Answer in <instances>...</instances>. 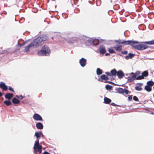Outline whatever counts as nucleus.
<instances>
[{"label":"nucleus","instance_id":"f704fd0d","mask_svg":"<svg viewBox=\"0 0 154 154\" xmlns=\"http://www.w3.org/2000/svg\"><path fill=\"white\" fill-rule=\"evenodd\" d=\"M132 95H129L128 97V101H131L132 98Z\"/></svg>","mask_w":154,"mask_h":154},{"label":"nucleus","instance_id":"09e8293b","mask_svg":"<svg viewBox=\"0 0 154 154\" xmlns=\"http://www.w3.org/2000/svg\"><path fill=\"white\" fill-rule=\"evenodd\" d=\"M98 44H99V43H98H98H97L96 44V45H98Z\"/></svg>","mask_w":154,"mask_h":154},{"label":"nucleus","instance_id":"49530a36","mask_svg":"<svg viewBox=\"0 0 154 154\" xmlns=\"http://www.w3.org/2000/svg\"><path fill=\"white\" fill-rule=\"evenodd\" d=\"M102 79H100V78H99V79H98V81H100V82H102Z\"/></svg>","mask_w":154,"mask_h":154},{"label":"nucleus","instance_id":"6ab92c4d","mask_svg":"<svg viewBox=\"0 0 154 154\" xmlns=\"http://www.w3.org/2000/svg\"><path fill=\"white\" fill-rule=\"evenodd\" d=\"M32 47H33V46L32 45V43H31V44L25 47V49L26 51V52L29 51V49Z\"/></svg>","mask_w":154,"mask_h":154},{"label":"nucleus","instance_id":"de8ad7c7","mask_svg":"<svg viewBox=\"0 0 154 154\" xmlns=\"http://www.w3.org/2000/svg\"><path fill=\"white\" fill-rule=\"evenodd\" d=\"M16 97H17L19 98V96L18 95H17Z\"/></svg>","mask_w":154,"mask_h":154},{"label":"nucleus","instance_id":"4be33fe9","mask_svg":"<svg viewBox=\"0 0 154 154\" xmlns=\"http://www.w3.org/2000/svg\"><path fill=\"white\" fill-rule=\"evenodd\" d=\"M12 101L14 104H18L20 102V100L15 97L13 98Z\"/></svg>","mask_w":154,"mask_h":154},{"label":"nucleus","instance_id":"6e6552de","mask_svg":"<svg viewBox=\"0 0 154 154\" xmlns=\"http://www.w3.org/2000/svg\"><path fill=\"white\" fill-rule=\"evenodd\" d=\"M131 74L132 75V76H128V81L130 82H131L136 79V75L133 72L131 73Z\"/></svg>","mask_w":154,"mask_h":154},{"label":"nucleus","instance_id":"58836bf2","mask_svg":"<svg viewBox=\"0 0 154 154\" xmlns=\"http://www.w3.org/2000/svg\"><path fill=\"white\" fill-rule=\"evenodd\" d=\"M106 73L107 74V75L111 76V73H110L109 72H106Z\"/></svg>","mask_w":154,"mask_h":154},{"label":"nucleus","instance_id":"c85d7f7f","mask_svg":"<svg viewBox=\"0 0 154 154\" xmlns=\"http://www.w3.org/2000/svg\"><path fill=\"white\" fill-rule=\"evenodd\" d=\"M135 88L137 91H141L142 90V88L141 87L139 86H136L135 87Z\"/></svg>","mask_w":154,"mask_h":154},{"label":"nucleus","instance_id":"a19ab883","mask_svg":"<svg viewBox=\"0 0 154 154\" xmlns=\"http://www.w3.org/2000/svg\"><path fill=\"white\" fill-rule=\"evenodd\" d=\"M137 85H139V86H140V87L141 86H142L143 84L142 83H138L137 84Z\"/></svg>","mask_w":154,"mask_h":154},{"label":"nucleus","instance_id":"5701e85b","mask_svg":"<svg viewBox=\"0 0 154 154\" xmlns=\"http://www.w3.org/2000/svg\"><path fill=\"white\" fill-rule=\"evenodd\" d=\"M42 133L40 132H36L35 134V136L38 139V138H39L41 136Z\"/></svg>","mask_w":154,"mask_h":154},{"label":"nucleus","instance_id":"f3484780","mask_svg":"<svg viewBox=\"0 0 154 154\" xmlns=\"http://www.w3.org/2000/svg\"><path fill=\"white\" fill-rule=\"evenodd\" d=\"M104 100V103L106 104H109L111 102V100L107 97H105Z\"/></svg>","mask_w":154,"mask_h":154},{"label":"nucleus","instance_id":"bb28decb","mask_svg":"<svg viewBox=\"0 0 154 154\" xmlns=\"http://www.w3.org/2000/svg\"><path fill=\"white\" fill-rule=\"evenodd\" d=\"M103 70L99 68L97 69V73L98 75H100L102 74Z\"/></svg>","mask_w":154,"mask_h":154},{"label":"nucleus","instance_id":"cd10ccee","mask_svg":"<svg viewBox=\"0 0 154 154\" xmlns=\"http://www.w3.org/2000/svg\"><path fill=\"white\" fill-rule=\"evenodd\" d=\"M4 102L7 106H9L11 104V102L9 100H5Z\"/></svg>","mask_w":154,"mask_h":154},{"label":"nucleus","instance_id":"39448f33","mask_svg":"<svg viewBox=\"0 0 154 154\" xmlns=\"http://www.w3.org/2000/svg\"><path fill=\"white\" fill-rule=\"evenodd\" d=\"M148 75V72L147 71H143L142 74L141 75L138 76L136 78L137 80H141L144 79V77H147Z\"/></svg>","mask_w":154,"mask_h":154},{"label":"nucleus","instance_id":"e433bc0d","mask_svg":"<svg viewBox=\"0 0 154 154\" xmlns=\"http://www.w3.org/2000/svg\"><path fill=\"white\" fill-rule=\"evenodd\" d=\"M121 52L122 54H127L128 53V51H121Z\"/></svg>","mask_w":154,"mask_h":154},{"label":"nucleus","instance_id":"dca6fc26","mask_svg":"<svg viewBox=\"0 0 154 154\" xmlns=\"http://www.w3.org/2000/svg\"><path fill=\"white\" fill-rule=\"evenodd\" d=\"M13 95L11 93H7L5 96V97L6 98L10 100L13 97Z\"/></svg>","mask_w":154,"mask_h":154},{"label":"nucleus","instance_id":"412c9836","mask_svg":"<svg viewBox=\"0 0 154 154\" xmlns=\"http://www.w3.org/2000/svg\"><path fill=\"white\" fill-rule=\"evenodd\" d=\"M117 72L115 69L112 70L111 71V76H116L117 74Z\"/></svg>","mask_w":154,"mask_h":154},{"label":"nucleus","instance_id":"a18cd8bd","mask_svg":"<svg viewBox=\"0 0 154 154\" xmlns=\"http://www.w3.org/2000/svg\"><path fill=\"white\" fill-rule=\"evenodd\" d=\"M2 94L1 92H0V97L2 96Z\"/></svg>","mask_w":154,"mask_h":154},{"label":"nucleus","instance_id":"423d86ee","mask_svg":"<svg viewBox=\"0 0 154 154\" xmlns=\"http://www.w3.org/2000/svg\"><path fill=\"white\" fill-rule=\"evenodd\" d=\"M128 42H127V45H131L132 47L136 49L135 47H136L138 45L135 44H138L139 43L138 42L136 41L130 40L128 41Z\"/></svg>","mask_w":154,"mask_h":154},{"label":"nucleus","instance_id":"20e7f679","mask_svg":"<svg viewBox=\"0 0 154 154\" xmlns=\"http://www.w3.org/2000/svg\"><path fill=\"white\" fill-rule=\"evenodd\" d=\"M63 41H66L68 43H72L76 40V37H67L66 38H64Z\"/></svg>","mask_w":154,"mask_h":154},{"label":"nucleus","instance_id":"9d476101","mask_svg":"<svg viewBox=\"0 0 154 154\" xmlns=\"http://www.w3.org/2000/svg\"><path fill=\"white\" fill-rule=\"evenodd\" d=\"M116 42L119 44H124V45H127L128 41L125 40H117L116 41Z\"/></svg>","mask_w":154,"mask_h":154},{"label":"nucleus","instance_id":"f8f14e48","mask_svg":"<svg viewBox=\"0 0 154 154\" xmlns=\"http://www.w3.org/2000/svg\"><path fill=\"white\" fill-rule=\"evenodd\" d=\"M100 52L101 54H103L106 53V49L105 47L103 45L100 46L99 48Z\"/></svg>","mask_w":154,"mask_h":154},{"label":"nucleus","instance_id":"4c0bfd02","mask_svg":"<svg viewBox=\"0 0 154 154\" xmlns=\"http://www.w3.org/2000/svg\"><path fill=\"white\" fill-rule=\"evenodd\" d=\"M9 89L10 91H13V92H14V91L13 90V89L12 87H9Z\"/></svg>","mask_w":154,"mask_h":154},{"label":"nucleus","instance_id":"7c9ffc66","mask_svg":"<svg viewBox=\"0 0 154 154\" xmlns=\"http://www.w3.org/2000/svg\"><path fill=\"white\" fill-rule=\"evenodd\" d=\"M42 146H40L39 147L37 148V152H38L39 153H40L42 151Z\"/></svg>","mask_w":154,"mask_h":154},{"label":"nucleus","instance_id":"ea45409f","mask_svg":"<svg viewBox=\"0 0 154 154\" xmlns=\"http://www.w3.org/2000/svg\"><path fill=\"white\" fill-rule=\"evenodd\" d=\"M111 105L112 106H117V105L115 103H111Z\"/></svg>","mask_w":154,"mask_h":154},{"label":"nucleus","instance_id":"b1692460","mask_svg":"<svg viewBox=\"0 0 154 154\" xmlns=\"http://www.w3.org/2000/svg\"><path fill=\"white\" fill-rule=\"evenodd\" d=\"M101 79L104 80L106 81H107L108 80V78L107 76L105 75H103L101 76Z\"/></svg>","mask_w":154,"mask_h":154},{"label":"nucleus","instance_id":"f03ea898","mask_svg":"<svg viewBox=\"0 0 154 154\" xmlns=\"http://www.w3.org/2000/svg\"><path fill=\"white\" fill-rule=\"evenodd\" d=\"M145 44L148 45H154V40L150 41L145 42H143L141 44L137 45L136 47V49L138 50H143L147 48L148 46Z\"/></svg>","mask_w":154,"mask_h":154},{"label":"nucleus","instance_id":"8fccbe9b","mask_svg":"<svg viewBox=\"0 0 154 154\" xmlns=\"http://www.w3.org/2000/svg\"><path fill=\"white\" fill-rule=\"evenodd\" d=\"M23 45H22V46ZM20 46H21V45H20Z\"/></svg>","mask_w":154,"mask_h":154},{"label":"nucleus","instance_id":"2eb2a0df","mask_svg":"<svg viewBox=\"0 0 154 154\" xmlns=\"http://www.w3.org/2000/svg\"><path fill=\"white\" fill-rule=\"evenodd\" d=\"M122 45H116V46L114 47V48L115 49L116 51H120L122 50Z\"/></svg>","mask_w":154,"mask_h":154},{"label":"nucleus","instance_id":"aec40b11","mask_svg":"<svg viewBox=\"0 0 154 154\" xmlns=\"http://www.w3.org/2000/svg\"><path fill=\"white\" fill-rule=\"evenodd\" d=\"M134 57V55L132 53H129L128 55L125 57V58L126 60H129L130 59H132Z\"/></svg>","mask_w":154,"mask_h":154},{"label":"nucleus","instance_id":"ddd939ff","mask_svg":"<svg viewBox=\"0 0 154 154\" xmlns=\"http://www.w3.org/2000/svg\"><path fill=\"white\" fill-rule=\"evenodd\" d=\"M117 75L118 78L121 79L124 76V74L123 72L121 70H119L117 72Z\"/></svg>","mask_w":154,"mask_h":154},{"label":"nucleus","instance_id":"c03bdc74","mask_svg":"<svg viewBox=\"0 0 154 154\" xmlns=\"http://www.w3.org/2000/svg\"><path fill=\"white\" fill-rule=\"evenodd\" d=\"M110 55V54L108 53H106L105 54V55L106 56H109Z\"/></svg>","mask_w":154,"mask_h":154},{"label":"nucleus","instance_id":"1a4fd4ad","mask_svg":"<svg viewBox=\"0 0 154 154\" xmlns=\"http://www.w3.org/2000/svg\"><path fill=\"white\" fill-rule=\"evenodd\" d=\"M33 118L36 121H42V117L38 114L35 113L33 116Z\"/></svg>","mask_w":154,"mask_h":154},{"label":"nucleus","instance_id":"7ed1b4c3","mask_svg":"<svg viewBox=\"0 0 154 154\" xmlns=\"http://www.w3.org/2000/svg\"><path fill=\"white\" fill-rule=\"evenodd\" d=\"M50 50L49 47L45 45L42 48V50L38 52V54L39 55H48L50 53Z\"/></svg>","mask_w":154,"mask_h":154},{"label":"nucleus","instance_id":"2f4dec72","mask_svg":"<svg viewBox=\"0 0 154 154\" xmlns=\"http://www.w3.org/2000/svg\"><path fill=\"white\" fill-rule=\"evenodd\" d=\"M108 51L109 53H115V52L111 48H109L108 49Z\"/></svg>","mask_w":154,"mask_h":154},{"label":"nucleus","instance_id":"f257e3e1","mask_svg":"<svg viewBox=\"0 0 154 154\" xmlns=\"http://www.w3.org/2000/svg\"><path fill=\"white\" fill-rule=\"evenodd\" d=\"M47 39L46 36H42L38 37L35 39L31 43H32L33 46V48L35 47H37L40 46L44 43V41H45Z\"/></svg>","mask_w":154,"mask_h":154},{"label":"nucleus","instance_id":"0eeeda50","mask_svg":"<svg viewBox=\"0 0 154 154\" xmlns=\"http://www.w3.org/2000/svg\"><path fill=\"white\" fill-rule=\"evenodd\" d=\"M40 146H41L39 145V140L38 139H37L35 141L34 145L33 147L34 152L35 153H37V148L39 147Z\"/></svg>","mask_w":154,"mask_h":154},{"label":"nucleus","instance_id":"c756f323","mask_svg":"<svg viewBox=\"0 0 154 154\" xmlns=\"http://www.w3.org/2000/svg\"><path fill=\"white\" fill-rule=\"evenodd\" d=\"M117 91L118 92L120 93H122L124 92V89L122 88H119Z\"/></svg>","mask_w":154,"mask_h":154},{"label":"nucleus","instance_id":"393cba45","mask_svg":"<svg viewBox=\"0 0 154 154\" xmlns=\"http://www.w3.org/2000/svg\"><path fill=\"white\" fill-rule=\"evenodd\" d=\"M147 85L150 87H152L154 84L153 82L152 81H149L147 82Z\"/></svg>","mask_w":154,"mask_h":154},{"label":"nucleus","instance_id":"473e14b6","mask_svg":"<svg viewBox=\"0 0 154 154\" xmlns=\"http://www.w3.org/2000/svg\"><path fill=\"white\" fill-rule=\"evenodd\" d=\"M112 87L111 86L108 85H106V88L107 90H110L111 89Z\"/></svg>","mask_w":154,"mask_h":154},{"label":"nucleus","instance_id":"4468645a","mask_svg":"<svg viewBox=\"0 0 154 154\" xmlns=\"http://www.w3.org/2000/svg\"><path fill=\"white\" fill-rule=\"evenodd\" d=\"M0 87L4 91L6 90L8 88L7 86L3 82L0 83Z\"/></svg>","mask_w":154,"mask_h":154},{"label":"nucleus","instance_id":"79ce46f5","mask_svg":"<svg viewBox=\"0 0 154 154\" xmlns=\"http://www.w3.org/2000/svg\"><path fill=\"white\" fill-rule=\"evenodd\" d=\"M23 98V97L21 95L19 96V98L20 99H22Z\"/></svg>","mask_w":154,"mask_h":154},{"label":"nucleus","instance_id":"a211bd4d","mask_svg":"<svg viewBox=\"0 0 154 154\" xmlns=\"http://www.w3.org/2000/svg\"><path fill=\"white\" fill-rule=\"evenodd\" d=\"M36 127L38 129H41L43 128V125L40 122L37 123L36 124Z\"/></svg>","mask_w":154,"mask_h":154},{"label":"nucleus","instance_id":"72a5a7b5","mask_svg":"<svg viewBox=\"0 0 154 154\" xmlns=\"http://www.w3.org/2000/svg\"><path fill=\"white\" fill-rule=\"evenodd\" d=\"M123 91V93H125L126 94H128L129 92V91L125 88L124 89Z\"/></svg>","mask_w":154,"mask_h":154},{"label":"nucleus","instance_id":"9b49d317","mask_svg":"<svg viewBox=\"0 0 154 154\" xmlns=\"http://www.w3.org/2000/svg\"><path fill=\"white\" fill-rule=\"evenodd\" d=\"M86 60L83 58H81L79 61V63L82 67H84L86 65Z\"/></svg>","mask_w":154,"mask_h":154},{"label":"nucleus","instance_id":"a878e982","mask_svg":"<svg viewBox=\"0 0 154 154\" xmlns=\"http://www.w3.org/2000/svg\"><path fill=\"white\" fill-rule=\"evenodd\" d=\"M150 87H151L147 85L145 86V89L147 91L150 92L152 90V89Z\"/></svg>","mask_w":154,"mask_h":154},{"label":"nucleus","instance_id":"c9c22d12","mask_svg":"<svg viewBox=\"0 0 154 154\" xmlns=\"http://www.w3.org/2000/svg\"><path fill=\"white\" fill-rule=\"evenodd\" d=\"M133 99L134 100L136 101H139L138 98L136 96H134L133 97Z\"/></svg>","mask_w":154,"mask_h":154},{"label":"nucleus","instance_id":"3c124183","mask_svg":"<svg viewBox=\"0 0 154 154\" xmlns=\"http://www.w3.org/2000/svg\"><path fill=\"white\" fill-rule=\"evenodd\" d=\"M153 97H154V94H153Z\"/></svg>","mask_w":154,"mask_h":154},{"label":"nucleus","instance_id":"37998d69","mask_svg":"<svg viewBox=\"0 0 154 154\" xmlns=\"http://www.w3.org/2000/svg\"><path fill=\"white\" fill-rule=\"evenodd\" d=\"M43 154H50V153H49V152H46V151H45Z\"/></svg>","mask_w":154,"mask_h":154}]
</instances>
